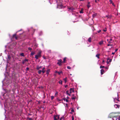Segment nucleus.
I'll return each mask as SVG.
<instances>
[{"mask_svg":"<svg viewBox=\"0 0 120 120\" xmlns=\"http://www.w3.org/2000/svg\"><path fill=\"white\" fill-rule=\"evenodd\" d=\"M54 97L53 96H51V99L52 100L54 98Z\"/></svg>","mask_w":120,"mask_h":120,"instance_id":"a19ab883","label":"nucleus"},{"mask_svg":"<svg viewBox=\"0 0 120 120\" xmlns=\"http://www.w3.org/2000/svg\"><path fill=\"white\" fill-rule=\"evenodd\" d=\"M103 30L104 32H106L107 31L106 28H105V29Z\"/></svg>","mask_w":120,"mask_h":120,"instance_id":"c9c22d12","label":"nucleus"},{"mask_svg":"<svg viewBox=\"0 0 120 120\" xmlns=\"http://www.w3.org/2000/svg\"><path fill=\"white\" fill-rule=\"evenodd\" d=\"M31 52V53L30 54L32 56H33L34 55V54L35 53L34 52Z\"/></svg>","mask_w":120,"mask_h":120,"instance_id":"7c9ffc66","label":"nucleus"},{"mask_svg":"<svg viewBox=\"0 0 120 120\" xmlns=\"http://www.w3.org/2000/svg\"><path fill=\"white\" fill-rule=\"evenodd\" d=\"M8 57L9 60H10L11 57L10 55H8Z\"/></svg>","mask_w":120,"mask_h":120,"instance_id":"aec40b11","label":"nucleus"},{"mask_svg":"<svg viewBox=\"0 0 120 120\" xmlns=\"http://www.w3.org/2000/svg\"><path fill=\"white\" fill-rule=\"evenodd\" d=\"M74 110L73 109H72L71 110V112H74Z\"/></svg>","mask_w":120,"mask_h":120,"instance_id":"09e8293b","label":"nucleus"},{"mask_svg":"<svg viewBox=\"0 0 120 120\" xmlns=\"http://www.w3.org/2000/svg\"><path fill=\"white\" fill-rule=\"evenodd\" d=\"M20 55L22 56H23V57L24 56V53H21L20 54Z\"/></svg>","mask_w":120,"mask_h":120,"instance_id":"bb28decb","label":"nucleus"},{"mask_svg":"<svg viewBox=\"0 0 120 120\" xmlns=\"http://www.w3.org/2000/svg\"><path fill=\"white\" fill-rule=\"evenodd\" d=\"M63 100V99H60V100H59V101H62Z\"/></svg>","mask_w":120,"mask_h":120,"instance_id":"e2e57ef3","label":"nucleus"},{"mask_svg":"<svg viewBox=\"0 0 120 120\" xmlns=\"http://www.w3.org/2000/svg\"><path fill=\"white\" fill-rule=\"evenodd\" d=\"M100 55V54H97L96 55V57H97L98 59H99L100 57H99V56Z\"/></svg>","mask_w":120,"mask_h":120,"instance_id":"dca6fc26","label":"nucleus"},{"mask_svg":"<svg viewBox=\"0 0 120 120\" xmlns=\"http://www.w3.org/2000/svg\"><path fill=\"white\" fill-rule=\"evenodd\" d=\"M103 41H100L99 42V44L100 45H102V44H103Z\"/></svg>","mask_w":120,"mask_h":120,"instance_id":"a878e982","label":"nucleus"},{"mask_svg":"<svg viewBox=\"0 0 120 120\" xmlns=\"http://www.w3.org/2000/svg\"><path fill=\"white\" fill-rule=\"evenodd\" d=\"M116 120H120V116H118L116 118Z\"/></svg>","mask_w":120,"mask_h":120,"instance_id":"a211bd4d","label":"nucleus"},{"mask_svg":"<svg viewBox=\"0 0 120 120\" xmlns=\"http://www.w3.org/2000/svg\"><path fill=\"white\" fill-rule=\"evenodd\" d=\"M42 108L44 110L45 109V107H44V106H43L42 107Z\"/></svg>","mask_w":120,"mask_h":120,"instance_id":"79ce46f5","label":"nucleus"},{"mask_svg":"<svg viewBox=\"0 0 120 120\" xmlns=\"http://www.w3.org/2000/svg\"><path fill=\"white\" fill-rule=\"evenodd\" d=\"M72 120H74V117L73 116H72Z\"/></svg>","mask_w":120,"mask_h":120,"instance_id":"5fc2aeb1","label":"nucleus"},{"mask_svg":"<svg viewBox=\"0 0 120 120\" xmlns=\"http://www.w3.org/2000/svg\"><path fill=\"white\" fill-rule=\"evenodd\" d=\"M111 114H116V112H112L111 113Z\"/></svg>","mask_w":120,"mask_h":120,"instance_id":"c03bdc74","label":"nucleus"},{"mask_svg":"<svg viewBox=\"0 0 120 120\" xmlns=\"http://www.w3.org/2000/svg\"><path fill=\"white\" fill-rule=\"evenodd\" d=\"M42 34V32L41 31H40L39 33V36H41Z\"/></svg>","mask_w":120,"mask_h":120,"instance_id":"473e14b6","label":"nucleus"},{"mask_svg":"<svg viewBox=\"0 0 120 120\" xmlns=\"http://www.w3.org/2000/svg\"><path fill=\"white\" fill-rule=\"evenodd\" d=\"M41 72H42V70H39L38 71V73L39 74H41Z\"/></svg>","mask_w":120,"mask_h":120,"instance_id":"393cba45","label":"nucleus"},{"mask_svg":"<svg viewBox=\"0 0 120 120\" xmlns=\"http://www.w3.org/2000/svg\"><path fill=\"white\" fill-rule=\"evenodd\" d=\"M97 13H95L92 14V16L93 18L95 17L97 15Z\"/></svg>","mask_w":120,"mask_h":120,"instance_id":"ddd939ff","label":"nucleus"},{"mask_svg":"<svg viewBox=\"0 0 120 120\" xmlns=\"http://www.w3.org/2000/svg\"><path fill=\"white\" fill-rule=\"evenodd\" d=\"M50 69H48L46 71V74L47 75V76L49 74V72H50Z\"/></svg>","mask_w":120,"mask_h":120,"instance_id":"6e6552de","label":"nucleus"},{"mask_svg":"<svg viewBox=\"0 0 120 120\" xmlns=\"http://www.w3.org/2000/svg\"><path fill=\"white\" fill-rule=\"evenodd\" d=\"M58 62L57 63V64H58L59 66H61L62 65L61 64L63 63L62 61V60L61 59L58 60Z\"/></svg>","mask_w":120,"mask_h":120,"instance_id":"f03ea898","label":"nucleus"},{"mask_svg":"<svg viewBox=\"0 0 120 120\" xmlns=\"http://www.w3.org/2000/svg\"><path fill=\"white\" fill-rule=\"evenodd\" d=\"M63 119H64V116H62V117H61L60 119L59 118L60 120H61Z\"/></svg>","mask_w":120,"mask_h":120,"instance_id":"c756f323","label":"nucleus"},{"mask_svg":"<svg viewBox=\"0 0 120 120\" xmlns=\"http://www.w3.org/2000/svg\"><path fill=\"white\" fill-rule=\"evenodd\" d=\"M29 61V60L28 59H26L24 60H23L22 62V64L23 65H24V64L26 62H28Z\"/></svg>","mask_w":120,"mask_h":120,"instance_id":"7ed1b4c3","label":"nucleus"},{"mask_svg":"<svg viewBox=\"0 0 120 120\" xmlns=\"http://www.w3.org/2000/svg\"><path fill=\"white\" fill-rule=\"evenodd\" d=\"M26 71H27L29 70V68L28 67H27L26 68Z\"/></svg>","mask_w":120,"mask_h":120,"instance_id":"a18cd8bd","label":"nucleus"},{"mask_svg":"<svg viewBox=\"0 0 120 120\" xmlns=\"http://www.w3.org/2000/svg\"><path fill=\"white\" fill-rule=\"evenodd\" d=\"M41 51H40L38 52L37 53V55L38 56V57L39 58H40L41 57Z\"/></svg>","mask_w":120,"mask_h":120,"instance_id":"39448f33","label":"nucleus"},{"mask_svg":"<svg viewBox=\"0 0 120 120\" xmlns=\"http://www.w3.org/2000/svg\"><path fill=\"white\" fill-rule=\"evenodd\" d=\"M97 31L98 33H99L101 31V30H100L98 31Z\"/></svg>","mask_w":120,"mask_h":120,"instance_id":"de8ad7c7","label":"nucleus"},{"mask_svg":"<svg viewBox=\"0 0 120 120\" xmlns=\"http://www.w3.org/2000/svg\"><path fill=\"white\" fill-rule=\"evenodd\" d=\"M58 93V92L57 91H56V93L55 94V96H56V95H57V94Z\"/></svg>","mask_w":120,"mask_h":120,"instance_id":"58836bf2","label":"nucleus"},{"mask_svg":"<svg viewBox=\"0 0 120 120\" xmlns=\"http://www.w3.org/2000/svg\"><path fill=\"white\" fill-rule=\"evenodd\" d=\"M83 9L82 8L81 9V10L80 11V13H83Z\"/></svg>","mask_w":120,"mask_h":120,"instance_id":"412c9836","label":"nucleus"},{"mask_svg":"<svg viewBox=\"0 0 120 120\" xmlns=\"http://www.w3.org/2000/svg\"><path fill=\"white\" fill-rule=\"evenodd\" d=\"M28 49L29 50L31 51L32 50V49L30 47H29L28 48Z\"/></svg>","mask_w":120,"mask_h":120,"instance_id":"f704fd0d","label":"nucleus"},{"mask_svg":"<svg viewBox=\"0 0 120 120\" xmlns=\"http://www.w3.org/2000/svg\"><path fill=\"white\" fill-rule=\"evenodd\" d=\"M115 54V52H112V54L113 55H114Z\"/></svg>","mask_w":120,"mask_h":120,"instance_id":"052dcab7","label":"nucleus"},{"mask_svg":"<svg viewBox=\"0 0 120 120\" xmlns=\"http://www.w3.org/2000/svg\"><path fill=\"white\" fill-rule=\"evenodd\" d=\"M60 115H54V120H58L59 119Z\"/></svg>","mask_w":120,"mask_h":120,"instance_id":"f257e3e1","label":"nucleus"},{"mask_svg":"<svg viewBox=\"0 0 120 120\" xmlns=\"http://www.w3.org/2000/svg\"><path fill=\"white\" fill-rule=\"evenodd\" d=\"M67 77H66L65 79H64V82L65 83H66L67 82Z\"/></svg>","mask_w":120,"mask_h":120,"instance_id":"2f4dec72","label":"nucleus"},{"mask_svg":"<svg viewBox=\"0 0 120 120\" xmlns=\"http://www.w3.org/2000/svg\"><path fill=\"white\" fill-rule=\"evenodd\" d=\"M113 41H108V44H107V45L108 46H112L113 45L112 44H111L110 43H111L113 42Z\"/></svg>","mask_w":120,"mask_h":120,"instance_id":"20e7f679","label":"nucleus"},{"mask_svg":"<svg viewBox=\"0 0 120 120\" xmlns=\"http://www.w3.org/2000/svg\"><path fill=\"white\" fill-rule=\"evenodd\" d=\"M62 81L61 80H60L58 82L59 83L61 84H62Z\"/></svg>","mask_w":120,"mask_h":120,"instance_id":"f3484780","label":"nucleus"},{"mask_svg":"<svg viewBox=\"0 0 120 120\" xmlns=\"http://www.w3.org/2000/svg\"><path fill=\"white\" fill-rule=\"evenodd\" d=\"M63 100H64V101H66L67 102H68V101L67 99H66L65 98H63Z\"/></svg>","mask_w":120,"mask_h":120,"instance_id":"4be33fe9","label":"nucleus"},{"mask_svg":"<svg viewBox=\"0 0 120 120\" xmlns=\"http://www.w3.org/2000/svg\"><path fill=\"white\" fill-rule=\"evenodd\" d=\"M42 67V66H37L36 68V69L37 70H39V69L41 68Z\"/></svg>","mask_w":120,"mask_h":120,"instance_id":"9d476101","label":"nucleus"},{"mask_svg":"<svg viewBox=\"0 0 120 120\" xmlns=\"http://www.w3.org/2000/svg\"><path fill=\"white\" fill-rule=\"evenodd\" d=\"M104 62V60H103V61H102V63H103Z\"/></svg>","mask_w":120,"mask_h":120,"instance_id":"338daca9","label":"nucleus"},{"mask_svg":"<svg viewBox=\"0 0 120 120\" xmlns=\"http://www.w3.org/2000/svg\"><path fill=\"white\" fill-rule=\"evenodd\" d=\"M62 73V71H61L60 72H58L57 73L58 74V75H60V74L61 73Z\"/></svg>","mask_w":120,"mask_h":120,"instance_id":"c85d7f7f","label":"nucleus"},{"mask_svg":"<svg viewBox=\"0 0 120 120\" xmlns=\"http://www.w3.org/2000/svg\"><path fill=\"white\" fill-rule=\"evenodd\" d=\"M104 67V66H100V68H103Z\"/></svg>","mask_w":120,"mask_h":120,"instance_id":"37998d69","label":"nucleus"},{"mask_svg":"<svg viewBox=\"0 0 120 120\" xmlns=\"http://www.w3.org/2000/svg\"><path fill=\"white\" fill-rule=\"evenodd\" d=\"M58 72L57 71H55V72L56 73H58Z\"/></svg>","mask_w":120,"mask_h":120,"instance_id":"69168bd1","label":"nucleus"},{"mask_svg":"<svg viewBox=\"0 0 120 120\" xmlns=\"http://www.w3.org/2000/svg\"><path fill=\"white\" fill-rule=\"evenodd\" d=\"M69 11L70 10L71 11H70L71 12H72L75 10V8L72 7L70 8H69Z\"/></svg>","mask_w":120,"mask_h":120,"instance_id":"1a4fd4ad","label":"nucleus"},{"mask_svg":"<svg viewBox=\"0 0 120 120\" xmlns=\"http://www.w3.org/2000/svg\"><path fill=\"white\" fill-rule=\"evenodd\" d=\"M113 99L114 100V101H115V100H117L118 101H119V98H118V94L117 93V98H113Z\"/></svg>","mask_w":120,"mask_h":120,"instance_id":"423d86ee","label":"nucleus"},{"mask_svg":"<svg viewBox=\"0 0 120 120\" xmlns=\"http://www.w3.org/2000/svg\"><path fill=\"white\" fill-rule=\"evenodd\" d=\"M66 58L65 57L63 59V61L62 62L63 63H65V60H66Z\"/></svg>","mask_w":120,"mask_h":120,"instance_id":"b1692460","label":"nucleus"},{"mask_svg":"<svg viewBox=\"0 0 120 120\" xmlns=\"http://www.w3.org/2000/svg\"><path fill=\"white\" fill-rule=\"evenodd\" d=\"M27 119L28 120H33V119L31 118H29V117H27Z\"/></svg>","mask_w":120,"mask_h":120,"instance_id":"6ab92c4d","label":"nucleus"},{"mask_svg":"<svg viewBox=\"0 0 120 120\" xmlns=\"http://www.w3.org/2000/svg\"><path fill=\"white\" fill-rule=\"evenodd\" d=\"M112 5L114 6H115V5L113 3H112Z\"/></svg>","mask_w":120,"mask_h":120,"instance_id":"13d9d810","label":"nucleus"},{"mask_svg":"<svg viewBox=\"0 0 120 120\" xmlns=\"http://www.w3.org/2000/svg\"><path fill=\"white\" fill-rule=\"evenodd\" d=\"M101 75H102L103 74V72H104V70L103 69H101Z\"/></svg>","mask_w":120,"mask_h":120,"instance_id":"2eb2a0df","label":"nucleus"},{"mask_svg":"<svg viewBox=\"0 0 120 120\" xmlns=\"http://www.w3.org/2000/svg\"><path fill=\"white\" fill-rule=\"evenodd\" d=\"M66 106L68 108V104H66Z\"/></svg>","mask_w":120,"mask_h":120,"instance_id":"8fccbe9b","label":"nucleus"},{"mask_svg":"<svg viewBox=\"0 0 120 120\" xmlns=\"http://www.w3.org/2000/svg\"><path fill=\"white\" fill-rule=\"evenodd\" d=\"M109 1L110 2V4H112L113 3L112 1V0H110Z\"/></svg>","mask_w":120,"mask_h":120,"instance_id":"4c0bfd02","label":"nucleus"},{"mask_svg":"<svg viewBox=\"0 0 120 120\" xmlns=\"http://www.w3.org/2000/svg\"><path fill=\"white\" fill-rule=\"evenodd\" d=\"M67 68L68 69H71V68L70 66H68Z\"/></svg>","mask_w":120,"mask_h":120,"instance_id":"ea45409f","label":"nucleus"},{"mask_svg":"<svg viewBox=\"0 0 120 120\" xmlns=\"http://www.w3.org/2000/svg\"><path fill=\"white\" fill-rule=\"evenodd\" d=\"M114 106L115 108L116 109L117 108H119L120 107V105H119L118 104H115L114 105Z\"/></svg>","mask_w":120,"mask_h":120,"instance_id":"0eeeda50","label":"nucleus"},{"mask_svg":"<svg viewBox=\"0 0 120 120\" xmlns=\"http://www.w3.org/2000/svg\"><path fill=\"white\" fill-rule=\"evenodd\" d=\"M45 70H42V72L43 73H44L45 72Z\"/></svg>","mask_w":120,"mask_h":120,"instance_id":"e433bc0d","label":"nucleus"},{"mask_svg":"<svg viewBox=\"0 0 120 120\" xmlns=\"http://www.w3.org/2000/svg\"><path fill=\"white\" fill-rule=\"evenodd\" d=\"M118 50V49H115V52H116Z\"/></svg>","mask_w":120,"mask_h":120,"instance_id":"864d4df0","label":"nucleus"},{"mask_svg":"<svg viewBox=\"0 0 120 120\" xmlns=\"http://www.w3.org/2000/svg\"><path fill=\"white\" fill-rule=\"evenodd\" d=\"M87 7L88 8H89L90 7V6L88 4L87 5Z\"/></svg>","mask_w":120,"mask_h":120,"instance_id":"72a5a7b5","label":"nucleus"},{"mask_svg":"<svg viewBox=\"0 0 120 120\" xmlns=\"http://www.w3.org/2000/svg\"><path fill=\"white\" fill-rule=\"evenodd\" d=\"M32 114H31L30 113H28V116L31 115Z\"/></svg>","mask_w":120,"mask_h":120,"instance_id":"bf43d9fd","label":"nucleus"},{"mask_svg":"<svg viewBox=\"0 0 120 120\" xmlns=\"http://www.w3.org/2000/svg\"><path fill=\"white\" fill-rule=\"evenodd\" d=\"M6 50H5V51H4V52H5V53H6Z\"/></svg>","mask_w":120,"mask_h":120,"instance_id":"774afa93","label":"nucleus"},{"mask_svg":"<svg viewBox=\"0 0 120 120\" xmlns=\"http://www.w3.org/2000/svg\"><path fill=\"white\" fill-rule=\"evenodd\" d=\"M109 61H107L106 62V63H107V64H109Z\"/></svg>","mask_w":120,"mask_h":120,"instance_id":"680f3d73","label":"nucleus"},{"mask_svg":"<svg viewBox=\"0 0 120 120\" xmlns=\"http://www.w3.org/2000/svg\"><path fill=\"white\" fill-rule=\"evenodd\" d=\"M45 69V67H44L42 69V70H44Z\"/></svg>","mask_w":120,"mask_h":120,"instance_id":"603ef678","label":"nucleus"},{"mask_svg":"<svg viewBox=\"0 0 120 120\" xmlns=\"http://www.w3.org/2000/svg\"><path fill=\"white\" fill-rule=\"evenodd\" d=\"M75 97H72V99L73 100L75 99Z\"/></svg>","mask_w":120,"mask_h":120,"instance_id":"49530a36","label":"nucleus"},{"mask_svg":"<svg viewBox=\"0 0 120 120\" xmlns=\"http://www.w3.org/2000/svg\"><path fill=\"white\" fill-rule=\"evenodd\" d=\"M110 41H113L112 40V38H111L110 39V40H109Z\"/></svg>","mask_w":120,"mask_h":120,"instance_id":"3c124183","label":"nucleus"},{"mask_svg":"<svg viewBox=\"0 0 120 120\" xmlns=\"http://www.w3.org/2000/svg\"><path fill=\"white\" fill-rule=\"evenodd\" d=\"M66 93L67 94H68L69 96H70L71 95L69 93V91L68 90L66 91Z\"/></svg>","mask_w":120,"mask_h":120,"instance_id":"5701e85b","label":"nucleus"},{"mask_svg":"<svg viewBox=\"0 0 120 120\" xmlns=\"http://www.w3.org/2000/svg\"><path fill=\"white\" fill-rule=\"evenodd\" d=\"M95 1L96 3H97V0H95Z\"/></svg>","mask_w":120,"mask_h":120,"instance_id":"0e129e2a","label":"nucleus"},{"mask_svg":"<svg viewBox=\"0 0 120 120\" xmlns=\"http://www.w3.org/2000/svg\"><path fill=\"white\" fill-rule=\"evenodd\" d=\"M68 87V85H66L65 86V88H67V87Z\"/></svg>","mask_w":120,"mask_h":120,"instance_id":"6e6d98bb","label":"nucleus"},{"mask_svg":"<svg viewBox=\"0 0 120 120\" xmlns=\"http://www.w3.org/2000/svg\"><path fill=\"white\" fill-rule=\"evenodd\" d=\"M92 40V38L91 37H90L87 40V41H88L89 42H90L91 41V40Z\"/></svg>","mask_w":120,"mask_h":120,"instance_id":"4468645a","label":"nucleus"},{"mask_svg":"<svg viewBox=\"0 0 120 120\" xmlns=\"http://www.w3.org/2000/svg\"><path fill=\"white\" fill-rule=\"evenodd\" d=\"M13 37L16 39H17V38L16 36V34H14L13 35Z\"/></svg>","mask_w":120,"mask_h":120,"instance_id":"f8f14e48","label":"nucleus"},{"mask_svg":"<svg viewBox=\"0 0 120 120\" xmlns=\"http://www.w3.org/2000/svg\"><path fill=\"white\" fill-rule=\"evenodd\" d=\"M38 56L37 55H36L35 56V58H36V59H38Z\"/></svg>","mask_w":120,"mask_h":120,"instance_id":"cd10ccee","label":"nucleus"},{"mask_svg":"<svg viewBox=\"0 0 120 120\" xmlns=\"http://www.w3.org/2000/svg\"><path fill=\"white\" fill-rule=\"evenodd\" d=\"M111 61H112V59H110L109 60V62H111Z\"/></svg>","mask_w":120,"mask_h":120,"instance_id":"4d7b16f0","label":"nucleus"},{"mask_svg":"<svg viewBox=\"0 0 120 120\" xmlns=\"http://www.w3.org/2000/svg\"><path fill=\"white\" fill-rule=\"evenodd\" d=\"M70 93L71 94L72 93V91L73 92H74V90H73L72 88H70Z\"/></svg>","mask_w":120,"mask_h":120,"instance_id":"9b49d317","label":"nucleus"}]
</instances>
